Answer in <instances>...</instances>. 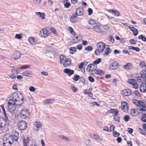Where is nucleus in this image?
<instances>
[{
    "mask_svg": "<svg viewBox=\"0 0 146 146\" xmlns=\"http://www.w3.org/2000/svg\"><path fill=\"white\" fill-rule=\"evenodd\" d=\"M11 100L14 102H17V105L20 106L23 103L24 99L22 94L19 92H17L13 94V99Z\"/></svg>",
    "mask_w": 146,
    "mask_h": 146,
    "instance_id": "1",
    "label": "nucleus"
},
{
    "mask_svg": "<svg viewBox=\"0 0 146 146\" xmlns=\"http://www.w3.org/2000/svg\"><path fill=\"white\" fill-rule=\"evenodd\" d=\"M133 102L136 106L138 107L137 108L139 110L143 111L146 110V107L145 106V104L143 102L134 99L133 100Z\"/></svg>",
    "mask_w": 146,
    "mask_h": 146,
    "instance_id": "2",
    "label": "nucleus"
},
{
    "mask_svg": "<svg viewBox=\"0 0 146 146\" xmlns=\"http://www.w3.org/2000/svg\"><path fill=\"white\" fill-rule=\"evenodd\" d=\"M17 103H15L11 100H10L8 104L7 108L8 111L11 113L14 112L16 110Z\"/></svg>",
    "mask_w": 146,
    "mask_h": 146,
    "instance_id": "3",
    "label": "nucleus"
},
{
    "mask_svg": "<svg viewBox=\"0 0 146 146\" xmlns=\"http://www.w3.org/2000/svg\"><path fill=\"white\" fill-rule=\"evenodd\" d=\"M30 112L26 108L22 110L20 112V116L21 118L25 119H28L30 116Z\"/></svg>",
    "mask_w": 146,
    "mask_h": 146,
    "instance_id": "4",
    "label": "nucleus"
},
{
    "mask_svg": "<svg viewBox=\"0 0 146 146\" xmlns=\"http://www.w3.org/2000/svg\"><path fill=\"white\" fill-rule=\"evenodd\" d=\"M98 49H96L94 52L95 54L96 55H99L98 53L100 52H102L104 50L105 47L104 43L102 42H100L97 44Z\"/></svg>",
    "mask_w": 146,
    "mask_h": 146,
    "instance_id": "5",
    "label": "nucleus"
},
{
    "mask_svg": "<svg viewBox=\"0 0 146 146\" xmlns=\"http://www.w3.org/2000/svg\"><path fill=\"white\" fill-rule=\"evenodd\" d=\"M17 126L18 129L21 130H24L27 127V124L25 121L21 120L19 121L17 124Z\"/></svg>",
    "mask_w": 146,
    "mask_h": 146,
    "instance_id": "6",
    "label": "nucleus"
},
{
    "mask_svg": "<svg viewBox=\"0 0 146 146\" xmlns=\"http://www.w3.org/2000/svg\"><path fill=\"white\" fill-rule=\"evenodd\" d=\"M93 29L96 32L100 33L102 35H105L106 33V31H102L98 25L94 26Z\"/></svg>",
    "mask_w": 146,
    "mask_h": 146,
    "instance_id": "7",
    "label": "nucleus"
},
{
    "mask_svg": "<svg viewBox=\"0 0 146 146\" xmlns=\"http://www.w3.org/2000/svg\"><path fill=\"white\" fill-rule=\"evenodd\" d=\"M39 35L40 36L46 38L48 35V31L44 28L40 31Z\"/></svg>",
    "mask_w": 146,
    "mask_h": 146,
    "instance_id": "8",
    "label": "nucleus"
},
{
    "mask_svg": "<svg viewBox=\"0 0 146 146\" xmlns=\"http://www.w3.org/2000/svg\"><path fill=\"white\" fill-rule=\"evenodd\" d=\"M7 121L4 118L0 117V128L1 129H3L5 127Z\"/></svg>",
    "mask_w": 146,
    "mask_h": 146,
    "instance_id": "9",
    "label": "nucleus"
},
{
    "mask_svg": "<svg viewBox=\"0 0 146 146\" xmlns=\"http://www.w3.org/2000/svg\"><path fill=\"white\" fill-rule=\"evenodd\" d=\"M119 66V64L116 61H114L110 64L109 69L111 70L116 69Z\"/></svg>",
    "mask_w": 146,
    "mask_h": 146,
    "instance_id": "10",
    "label": "nucleus"
},
{
    "mask_svg": "<svg viewBox=\"0 0 146 146\" xmlns=\"http://www.w3.org/2000/svg\"><path fill=\"white\" fill-rule=\"evenodd\" d=\"M21 55V53L19 51H15L13 52L12 57L14 60H16L19 58Z\"/></svg>",
    "mask_w": 146,
    "mask_h": 146,
    "instance_id": "11",
    "label": "nucleus"
},
{
    "mask_svg": "<svg viewBox=\"0 0 146 146\" xmlns=\"http://www.w3.org/2000/svg\"><path fill=\"white\" fill-rule=\"evenodd\" d=\"M84 12V8L83 7H80L76 9V13L77 16H79L83 15Z\"/></svg>",
    "mask_w": 146,
    "mask_h": 146,
    "instance_id": "12",
    "label": "nucleus"
},
{
    "mask_svg": "<svg viewBox=\"0 0 146 146\" xmlns=\"http://www.w3.org/2000/svg\"><path fill=\"white\" fill-rule=\"evenodd\" d=\"M12 142H13L14 141H17L19 137V134L17 132L14 131L12 134Z\"/></svg>",
    "mask_w": 146,
    "mask_h": 146,
    "instance_id": "13",
    "label": "nucleus"
},
{
    "mask_svg": "<svg viewBox=\"0 0 146 146\" xmlns=\"http://www.w3.org/2000/svg\"><path fill=\"white\" fill-rule=\"evenodd\" d=\"M121 108L122 110H125V111H127L129 109V106L127 103L126 102H121Z\"/></svg>",
    "mask_w": 146,
    "mask_h": 146,
    "instance_id": "14",
    "label": "nucleus"
},
{
    "mask_svg": "<svg viewBox=\"0 0 146 146\" xmlns=\"http://www.w3.org/2000/svg\"><path fill=\"white\" fill-rule=\"evenodd\" d=\"M64 72L66 74H67L69 76L74 74V71L72 70H70L69 68H65L64 70Z\"/></svg>",
    "mask_w": 146,
    "mask_h": 146,
    "instance_id": "15",
    "label": "nucleus"
},
{
    "mask_svg": "<svg viewBox=\"0 0 146 146\" xmlns=\"http://www.w3.org/2000/svg\"><path fill=\"white\" fill-rule=\"evenodd\" d=\"M12 134L9 133H7L4 136L3 140H5L8 141L11 140L12 141Z\"/></svg>",
    "mask_w": 146,
    "mask_h": 146,
    "instance_id": "16",
    "label": "nucleus"
},
{
    "mask_svg": "<svg viewBox=\"0 0 146 146\" xmlns=\"http://www.w3.org/2000/svg\"><path fill=\"white\" fill-rule=\"evenodd\" d=\"M131 92L129 89H125L122 91V94L124 96H128L131 94Z\"/></svg>",
    "mask_w": 146,
    "mask_h": 146,
    "instance_id": "17",
    "label": "nucleus"
},
{
    "mask_svg": "<svg viewBox=\"0 0 146 146\" xmlns=\"http://www.w3.org/2000/svg\"><path fill=\"white\" fill-rule=\"evenodd\" d=\"M139 90L142 92H144L146 90V84L145 83H142L141 84L139 87Z\"/></svg>",
    "mask_w": 146,
    "mask_h": 146,
    "instance_id": "18",
    "label": "nucleus"
},
{
    "mask_svg": "<svg viewBox=\"0 0 146 146\" xmlns=\"http://www.w3.org/2000/svg\"><path fill=\"white\" fill-rule=\"evenodd\" d=\"M77 15L75 13H73L70 18L71 21L72 22H76L78 21V19L77 17Z\"/></svg>",
    "mask_w": 146,
    "mask_h": 146,
    "instance_id": "19",
    "label": "nucleus"
},
{
    "mask_svg": "<svg viewBox=\"0 0 146 146\" xmlns=\"http://www.w3.org/2000/svg\"><path fill=\"white\" fill-rule=\"evenodd\" d=\"M34 125L35 127V129L36 131H38L41 127V124L40 122L37 121L35 122Z\"/></svg>",
    "mask_w": 146,
    "mask_h": 146,
    "instance_id": "20",
    "label": "nucleus"
},
{
    "mask_svg": "<svg viewBox=\"0 0 146 146\" xmlns=\"http://www.w3.org/2000/svg\"><path fill=\"white\" fill-rule=\"evenodd\" d=\"M67 60H68L67 61H68V62L65 61L64 62V63H62L65 67H69L70 66L72 65L70 60L68 59Z\"/></svg>",
    "mask_w": 146,
    "mask_h": 146,
    "instance_id": "21",
    "label": "nucleus"
},
{
    "mask_svg": "<svg viewBox=\"0 0 146 146\" xmlns=\"http://www.w3.org/2000/svg\"><path fill=\"white\" fill-rule=\"evenodd\" d=\"M130 30L132 31L134 33V35L136 36L138 34V31L135 28L133 27H128Z\"/></svg>",
    "mask_w": 146,
    "mask_h": 146,
    "instance_id": "22",
    "label": "nucleus"
},
{
    "mask_svg": "<svg viewBox=\"0 0 146 146\" xmlns=\"http://www.w3.org/2000/svg\"><path fill=\"white\" fill-rule=\"evenodd\" d=\"M36 14L39 16V17L41 18L42 19H44L45 18V15L44 13H42L40 12H36L35 13Z\"/></svg>",
    "mask_w": 146,
    "mask_h": 146,
    "instance_id": "23",
    "label": "nucleus"
},
{
    "mask_svg": "<svg viewBox=\"0 0 146 146\" xmlns=\"http://www.w3.org/2000/svg\"><path fill=\"white\" fill-rule=\"evenodd\" d=\"M3 146H11L12 144V143L10 141H8L5 140H3Z\"/></svg>",
    "mask_w": 146,
    "mask_h": 146,
    "instance_id": "24",
    "label": "nucleus"
},
{
    "mask_svg": "<svg viewBox=\"0 0 146 146\" xmlns=\"http://www.w3.org/2000/svg\"><path fill=\"white\" fill-rule=\"evenodd\" d=\"M60 62L61 64H62L64 63V62H68L67 59L68 58H66L64 55H61L60 56Z\"/></svg>",
    "mask_w": 146,
    "mask_h": 146,
    "instance_id": "25",
    "label": "nucleus"
},
{
    "mask_svg": "<svg viewBox=\"0 0 146 146\" xmlns=\"http://www.w3.org/2000/svg\"><path fill=\"white\" fill-rule=\"evenodd\" d=\"M60 62L61 64H62L64 63V62H68L67 59L68 58H66L64 55H61L60 56Z\"/></svg>",
    "mask_w": 146,
    "mask_h": 146,
    "instance_id": "26",
    "label": "nucleus"
},
{
    "mask_svg": "<svg viewBox=\"0 0 146 146\" xmlns=\"http://www.w3.org/2000/svg\"><path fill=\"white\" fill-rule=\"evenodd\" d=\"M60 62L61 64H62L64 63V62H68L67 59L68 58H66L64 55H61L60 56Z\"/></svg>",
    "mask_w": 146,
    "mask_h": 146,
    "instance_id": "27",
    "label": "nucleus"
},
{
    "mask_svg": "<svg viewBox=\"0 0 146 146\" xmlns=\"http://www.w3.org/2000/svg\"><path fill=\"white\" fill-rule=\"evenodd\" d=\"M30 140V137H27L26 139L25 138L23 139V143L24 146H27V144L29 143Z\"/></svg>",
    "mask_w": 146,
    "mask_h": 146,
    "instance_id": "28",
    "label": "nucleus"
},
{
    "mask_svg": "<svg viewBox=\"0 0 146 146\" xmlns=\"http://www.w3.org/2000/svg\"><path fill=\"white\" fill-rule=\"evenodd\" d=\"M32 75L31 72L29 71H26L23 73V76L30 77Z\"/></svg>",
    "mask_w": 146,
    "mask_h": 146,
    "instance_id": "29",
    "label": "nucleus"
},
{
    "mask_svg": "<svg viewBox=\"0 0 146 146\" xmlns=\"http://www.w3.org/2000/svg\"><path fill=\"white\" fill-rule=\"evenodd\" d=\"M140 74L142 78L145 79V78L146 77V70H142Z\"/></svg>",
    "mask_w": 146,
    "mask_h": 146,
    "instance_id": "30",
    "label": "nucleus"
},
{
    "mask_svg": "<svg viewBox=\"0 0 146 146\" xmlns=\"http://www.w3.org/2000/svg\"><path fill=\"white\" fill-rule=\"evenodd\" d=\"M110 113L117 115L118 113V111L116 109H111L110 110Z\"/></svg>",
    "mask_w": 146,
    "mask_h": 146,
    "instance_id": "31",
    "label": "nucleus"
},
{
    "mask_svg": "<svg viewBox=\"0 0 146 146\" xmlns=\"http://www.w3.org/2000/svg\"><path fill=\"white\" fill-rule=\"evenodd\" d=\"M131 64L130 63H127L126 65L123 66V68L126 69L128 70L130 69L131 67Z\"/></svg>",
    "mask_w": 146,
    "mask_h": 146,
    "instance_id": "32",
    "label": "nucleus"
},
{
    "mask_svg": "<svg viewBox=\"0 0 146 146\" xmlns=\"http://www.w3.org/2000/svg\"><path fill=\"white\" fill-rule=\"evenodd\" d=\"M28 40L31 44H35L36 42L33 37H30L28 39Z\"/></svg>",
    "mask_w": 146,
    "mask_h": 146,
    "instance_id": "33",
    "label": "nucleus"
},
{
    "mask_svg": "<svg viewBox=\"0 0 146 146\" xmlns=\"http://www.w3.org/2000/svg\"><path fill=\"white\" fill-rule=\"evenodd\" d=\"M54 99H49L48 100H46L44 101V102L48 104H52L54 101Z\"/></svg>",
    "mask_w": 146,
    "mask_h": 146,
    "instance_id": "34",
    "label": "nucleus"
},
{
    "mask_svg": "<svg viewBox=\"0 0 146 146\" xmlns=\"http://www.w3.org/2000/svg\"><path fill=\"white\" fill-rule=\"evenodd\" d=\"M128 47L129 49L135 50L136 52H139L140 51L139 48L137 47H134L129 46H128Z\"/></svg>",
    "mask_w": 146,
    "mask_h": 146,
    "instance_id": "35",
    "label": "nucleus"
},
{
    "mask_svg": "<svg viewBox=\"0 0 146 146\" xmlns=\"http://www.w3.org/2000/svg\"><path fill=\"white\" fill-rule=\"evenodd\" d=\"M93 67H92V68H86V70L88 72H94L95 71V70H96V69L97 68V66H95L94 67L93 66Z\"/></svg>",
    "mask_w": 146,
    "mask_h": 146,
    "instance_id": "36",
    "label": "nucleus"
},
{
    "mask_svg": "<svg viewBox=\"0 0 146 146\" xmlns=\"http://www.w3.org/2000/svg\"><path fill=\"white\" fill-rule=\"evenodd\" d=\"M110 48L109 47L107 48H106L104 51L105 54V55H108L110 54L111 51L112 50L111 49V50H110Z\"/></svg>",
    "mask_w": 146,
    "mask_h": 146,
    "instance_id": "37",
    "label": "nucleus"
},
{
    "mask_svg": "<svg viewBox=\"0 0 146 146\" xmlns=\"http://www.w3.org/2000/svg\"><path fill=\"white\" fill-rule=\"evenodd\" d=\"M70 51V53L72 54L74 53V52H76L77 50L75 47H72L69 48Z\"/></svg>",
    "mask_w": 146,
    "mask_h": 146,
    "instance_id": "38",
    "label": "nucleus"
},
{
    "mask_svg": "<svg viewBox=\"0 0 146 146\" xmlns=\"http://www.w3.org/2000/svg\"><path fill=\"white\" fill-rule=\"evenodd\" d=\"M138 38L139 39H141L144 42H145L146 41V38H145L143 35H140L138 36Z\"/></svg>",
    "mask_w": 146,
    "mask_h": 146,
    "instance_id": "39",
    "label": "nucleus"
},
{
    "mask_svg": "<svg viewBox=\"0 0 146 146\" xmlns=\"http://www.w3.org/2000/svg\"><path fill=\"white\" fill-rule=\"evenodd\" d=\"M113 119L115 121H117L118 122H120V117L117 115H113Z\"/></svg>",
    "mask_w": 146,
    "mask_h": 146,
    "instance_id": "40",
    "label": "nucleus"
},
{
    "mask_svg": "<svg viewBox=\"0 0 146 146\" xmlns=\"http://www.w3.org/2000/svg\"><path fill=\"white\" fill-rule=\"evenodd\" d=\"M59 136L60 138L63 139L64 140H66L67 141H68L70 140V139L69 138L66 136H64L63 135H61Z\"/></svg>",
    "mask_w": 146,
    "mask_h": 146,
    "instance_id": "41",
    "label": "nucleus"
},
{
    "mask_svg": "<svg viewBox=\"0 0 146 146\" xmlns=\"http://www.w3.org/2000/svg\"><path fill=\"white\" fill-rule=\"evenodd\" d=\"M141 120L143 122H146V115L144 113L142 115L141 118Z\"/></svg>",
    "mask_w": 146,
    "mask_h": 146,
    "instance_id": "42",
    "label": "nucleus"
},
{
    "mask_svg": "<svg viewBox=\"0 0 146 146\" xmlns=\"http://www.w3.org/2000/svg\"><path fill=\"white\" fill-rule=\"evenodd\" d=\"M101 61V58H98L94 61L93 64L94 65V64L97 65L99 64Z\"/></svg>",
    "mask_w": 146,
    "mask_h": 146,
    "instance_id": "43",
    "label": "nucleus"
},
{
    "mask_svg": "<svg viewBox=\"0 0 146 146\" xmlns=\"http://www.w3.org/2000/svg\"><path fill=\"white\" fill-rule=\"evenodd\" d=\"M130 119V117L128 115H125L123 118L124 120L126 122L128 121Z\"/></svg>",
    "mask_w": 146,
    "mask_h": 146,
    "instance_id": "44",
    "label": "nucleus"
},
{
    "mask_svg": "<svg viewBox=\"0 0 146 146\" xmlns=\"http://www.w3.org/2000/svg\"><path fill=\"white\" fill-rule=\"evenodd\" d=\"M80 78V76L78 75H76L74 76V77L72 78L74 81H77Z\"/></svg>",
    "mask_w": 146,
    "mask_h": 146,
    "instance_id": "45",
    "label": "nucleus"
},
{
    "mask_svg": "<svg viewBox=\"0 0 146 146\" xmlns=\"http://www.w3.org/2000/svg\"><path fill=\"white\" fill-rule=\"evenodd\" d=\"M89 24L92 25H94L96 23V21L94 19H91L89 20Z\"/></svg>",
    "mask_w": 146,
    "mask_h": 146,
    "instance_id": "46",
    "label": "nucleus"
},
{
    "mask_svg": "<svg viewBox=\"0 0 146 146\" xmlns=\"http://www.w3.org/2000/svg\"><path fill=\"white\" fill-rule=\"evenodd\" d=\"M108 40L112 42H113L114 41V38L111 35L108 36Z\"/></svg>",
    "mask_w": 146,
    "mask_h": 146,
    "instance_id": "47",
    "label": "nucleus"
},
{
    "mask_svg": "<svg viewBox=\"0 0 146 146\" xmlns=\"http://www.w3.org/2000/svg\"><path fill=\"white\" fill-rule=\"evenodd\" d=\"M127 82L129 83L132 85H133V84L135 82V80L134 79H129L128 80Z\"/></svg>",
    "mask_w": 146,
    "mask_h": 146,
    "instance_id": "48",
    "label": "nucleus"
},
{
    "mask_svg": "<svg viewBox=\"0 0 146 146\" xmlns=\"http://www.w3.org/2000/svg\"><path fill=\"white\" fill-rule=\"evenodd\" d=\"M12 72L13 73L15 74V75H17L18 74V71L17 70L13 68L12 70Z\"/></svg>",
    "mask_w": 146,
    "mask_h": 146,
    "instance_id": "49",
    "label": "nucleus"
},
{
    "mask_svg": "<svg viewBox=\"0 0 146 146\" xmlns=\"http://www.w3.org/2000/svg\"><path fill=\"white\" fill-rule=\"evenodd\" d=\"M15 37L17 39H21L22 38V34H16L15 35Z\"/></svg>",
    "mask_w": 146,
    "mask_h": 146,
    "instance_id": "50",
    "label": "nucleus"
},
{
    "mask_svg": "<svg viewBox=\"0 0 146 146\" xmlns=\"http://www.w3.org/2000/svg\"><path fill=\"white\" fill-rule=\"evenodd\" d=\"M91 137L93 138H94V139H99V137L98 136V135L94 134H92L91 135Z\"/></svg>",
    "mask_w": 146,
    "mask_h": 146,
    "instance_id": "51",
    "label": "nucleus"
},
{
    "mask_svg": "<svg viewBox=\"0 0 146 146\" xmlns=\"http://www.w3.org/2000/svg\"><path fill=\"white\" fill-rule=\"evenodd\" d=\"M137 42L136 40L133 39H131L129 40L130 42L132 44H136Z\"/></svg>",
    "mask_w": 146,
    "mask_h": 146,
    "instance_id": "52",
    "label": "nucleus"
},
{
    "mask_svg": "<svg viewBox=\"0 0 146 146\" xmlns=\"http://www.w3.org/2000/svg\"><path fill=\"white\" fill-rule=\"evenodd\" d=\"M29 67V65H23V66H22L20 68H18V69H27V68H28Z\"/></svg>",
    "mask_w": 146,
    "mask_h": 146,
    "instance_id": "53",
    "label": "nucleus"
},
{
    "mask_svg": "<svg viewBox=\"0 0 146 146\" xmlns=\"http://www.w3.org/2000/svg\"><path fill=\"white\" fill-rule=\"evenodd\" d=\"M133 88L135 89H137L139 87L138 85L136 82L134 83V84H133Z\"/></svg>",
    "mask_w": 146,
    "mask_h": 146,
    "instance_id": "54",
    "label": "nucleus"
},
{
    "mask_svg": "<svg viewBox=\"0 0 146 146\" xmlns=\"http://www.w3.org/2000/svg\"><path fill=\"white\" fill-rule=\"evenodd\" d=\"M64 7L66 8L69 7L71 6L70 3L69 2H66L64 4Z\"/></svg>",
    "mask_w": 146,
    "mask_h": 146,
    "instance_id": "55",
    "label": "nucleus"
},
{
    "mask_svg": "<svg viewBox=\"0 0 146 146\" xmlns=\"http://www.w3.org/2000/svg\"><path fill=\"white\" fill-rule=\"evenodd\" d=\"M92 47L91 46H88V47L84 49V50L85 51H90L92 50Z\"/></svg>",
    "mask_w": 146,
    "mask_h": 146,
    "instance_id": "56",
    "label": "nucleus"
},
{
    "mask_svg": "<svg viewBox=\"0 0 146 146\" xmlns=\"http://www.w3.org/2000/svg\"><path fill=\"white\" fill-rule=\"evenodd\" d=\"M99 72L98 73H97V74L99 75L100 76H101L102 75H104L105 74V73L102 70H99Z\"/></svg>",
    "mask_w": 146,
    "mask_h": 146,
    "instance_id": "57",
    "label": "nucleus"
},
{
    "mask_svg": "<svg viewBox=\"0 0 146 146\" xmlns=\"http://www.w3.org/2000/svg\"><path fill=\"white\" fill-rule=\"evenodd\" d=\"M89 15H91L93 13V10L91 8H89L88 10Z\"/></svg>",
    "mask_w": 146,
    "mask_h": 146,
    "instance_id": "58",
    "label": "nucleus"
},
{
    "mask_svg": "<svg viewBox=\"0 0 146 146\" xmlns=\"http://www.w3.org/2000/svg\"><path fill=\"white\" fill-rule=\"evenodd\" d=\"M138 130L139 132L140 133L144 135H145V132L142 129L139 128V129Z\"/></svg>",
    "mask_w": 146,
    "mask_h": 146,
    "instance_id": "59",
    "label": "nucleus"
},
{
    "mask_svg": "<svg viewBox=\"0 0 146 146\" xmlns=\"http://www.w3.org/2000/svg\"><path fill=\"white\" fill-rule=\"evenodd\" d=\"M113 135L114 137H117L119 135V133L115 131L113 133Z\"/></svg>",
    "mask_w": 146,
    "mask_h": 146,
    "instance_id": "60",
    "label": "nucleus"
},
{
    "mask_svg": "<svg viewBox=\"0 0 146 146\" xmlns=\"http://www.w3.org/2000/svg\"><path fill=\"white\" fill-rule=\"evenodd\" d=\"M130 112L132 115H134L136 112V110L135 109H131Z\"/></svg>",
    "mask_w": 146,
    "mask_h": 146,
    "instance_id": "61",
    "label": "nucleus"
},
{
    "mask_svg": "<svg viewBox=\"0 0 146 146\" xmlns=\"http://www.w3.org/2000/svg\"><path fill=\"white\" fill-rule=\"evenodd\" d=\"M88 79L89 81L91 82H94V78L91 76H89L88 77Z\"/></svg>",
    "mask_w": 146,
    "mask_h": 146,
    "instance_id": "62",
    "label": "nucleus"
},
{
    "mask_svg": "<svg viewBox=\"0 0 146 146\" xmlns=\"http://www.w3.org/2000/svg\"><path fill=\"white\" fill-rule=\"evenodd\" d=\"M139 66L141 68H142V67L143 66H145V62L143 61H141L140 63V64H139Z\"/></svg>",
    "mask_w": 146,
    "mask_h": 146,
    "instance_id": "63",
    "label": "nucleus"
},
{
    "mask_svg": "<svg viewBox=\"0 0 146 146\" xmlns=\"http://www.w3.org/2000/svg\"><path fill=\"white\" fill-rule=\"evenodd\" d=\"M115 15H116L117 16H119L120 15V13L116 10H115V11L114 13Z\"/></svg>",
    "mask_w": 146,
    "mask_h": 146,
    "instance_id": "64",
    "label": "nucleus"
}]
</instances>
